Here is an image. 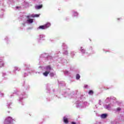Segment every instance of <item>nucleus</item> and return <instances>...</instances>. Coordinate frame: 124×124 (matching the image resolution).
Listing matches in <instances>:
<instances>
[{"instance_id": "f257e3e1", "label": "nucleus", "mask_w": 124, "mask_h": 124, "mask_svg": "<svg viewBox=\"0 0 124 124\" xmlns=\"http://www.w3.org/2000/svg\"><path fill=\"white\" fill-rule=\"evenodd\" d=\"M15 121V120L12 119L11 117H7L4 122V124H12L13 122Z\"/></svg>"}, {"instance_id": "f03ea898", "label": "nucleus", "mask_w": 124, "mask_h": 124, "mask_svg": "<svg viewBox=\"0 0 124 124\" xmlns=\"http://www.w3.org/2000/svg\"><path fill=\"white\" fill-rule=\"evenodd\" d=\"M38 29L39 30H46L45 25L40 26Z\"/></svg>"}, {"instance_id": "7ed1b4c3", "label": "nucleus", "mask_w": 124, "mask_h": 124, "mask_svg": "<svg viewBox=\"0 0 124 124\" xmlns=\"http://www.w3.org/2000/svg\"><path fill=\"white\" fill-rule=\"evenodd\" d=\"M50 73V71H46L45 72L43 73V74L44 76H46V77H47L48 76V75Z\"/></svg>"}, {"instance_id": "20e7f679", "label": "nucleus", "mask_w": 124, "mask_h": 124, "mask_svg": "<svg viewBox=\"0 0 124 124\" xmlns=\"http://www.w3.org/2000/svg\"><path fill=\"white\" fill-rule=\"evenodd\" d=\"M46 26V29H48V28H50L51 27V23H47L44 25Z\"/></svg>"}, {"instance_id": "39448f33", "label": "nucleus", "mask_w": 124, "mask_h": 124, "mask_svg": "<svg viewBox=\"0 0 124 124\" xmlns=\"http://www.w3.org/2000/svg\"><path fill=\"white\" fill-rule=\"evenodd\" d=\"M102 119H106L107 118V114H102L101 115Z\"/></svg>"}, {"instance_id": "423d86ee", "label": "nucleus", "mask_w": 124, "mask_h": 124, "mask_svg": "<svg viewBox=\"0 0 124 124\" xmlns=\"http://www.w3.org/2000/svg\"><path fill=\"white\" fill-rule=\"evenodd\" d=\"M78 16V13L76 12H73V17H77Z\"/></svg>"}, {"instance_id": "0eeeda50", "label": "nucleus", "mask_w": 124, "mask_h": 124, "mask_svg": "<svg viewBox=\"0 0 124 124\" xmlns=\"http://www.w3.org/2000/svg\"><path fill=\"white\" fill-rule=\"evenodd\" d=\"M63 122L65 124H68V119L65 117H63Z\"/></svg>"}, {"instance_id": "6e6552de", "label": "nucleus", "mask_w": 124, "mask_h": 124, "mask_svg": "<svg viewBox=\"0 0 124 124\" xmlns=\"http://www.w3.org/2000/svg\"><path fill=\"white\" fill-rule=\"evenodd\" d=\"M52 69V67H51V66L50 65H47L46 67V70H51Z\"/></svg>"}, {"instance_id": "1a4fd4ad", "label": "nucleus", "mask_w": 124, "mask_h": 124, "mask_svg": "<svg viewBox=\"0 0 124 124\" xmlns=\"http://www.w3.org/2000/svg\"><path fill=\"white\" fill-rule=\"evenodd\" d=\"M27 22H29V23H30L31 24V23L33 22V19H28L27 20Z\"/></svg>"}, {"instance_id": "9d476101", "label": "nucleus", "mask_w": 124, "mask_h": 124, "mask_svg": "<svg viewBox=\"0 0 124 124\" xmlns=\"http://www.w3.org/2000/svg\"><path fill=\"white\" fill-rule=\"evenodd\" d=\"M80 75H79V74H77V75H76V79H77V80H79V79H80Z\"/></svg>"}, {"instance_id": "9b49d317", "label": "nucleus", "mask_w": 124, "mask_h": 124, "mask_svg": "<svg viewBox=\"0 0 124 124\" xmlns=\"http://www.w3.org/2000/svg\"><path fill=\"white\" fill-rule=\"evenodd\" d=\"M37 9H40V8H42V5H40L39 6H36Z\"/></svg>"}, {"instance_id": "f8f14e48", "label": "nucleus", "mask_w": 124, "mask_h": 124, "mask_svg": "<svg viewBox=\"0 0 124 124\" xmlns=\"http://www.w3.org/2000/svg\"><path fill=\"white\" fill-rule=\"evenodd\" d=\"M89 94H93V90H90L89 92Z\"/></svg>"}, {"instance_id": "ddd939ff", "label": "nucleus", "mask_w": 124, "mask_h": 124, "mask_svg": "<svg viewBox=\"0 0 124 124\" xmlns=\"http://www.w3.org/2000/svg\"><path fill=\"white\" fill-rule=\"evenodd\" d=\"M0 63H1V65H0V67L4 66V63H3V62H0Z\"/></svg>"}, {"instance_id": "4468645a", "label": "nucleus", "mask_w": 124, "mask_h": 124, "mask_svg": "<svg viewBox=\"0 0 124 124\" xmlns=\"http://www.w3.org/2000/svg\"><path fill=\"white\" fill-rule=\"evenodd\" d=\"M49 75H50V77H54L55 75L54 74V73H50L49 74Z\"/></svg>"}, {"instance_id": "2eb2a0df", "label": "nucleus", "mask_w": 124, "mask_h": 124, "mask_svg": "<svg viewBox=\"0 0 124 124\" xmlns=\"http://www.w3.org/2000/svg\"><path fill=\"white\" fill-rule=\"evenodd\" d=\"M31 16L33 17H39V15H35L32 16Z\"/></svg>"}, {"instance_id": "dca6fc26", "label": "nucleus", "mask_w": 124, "mask_h": 124, "mask_svg": "<svg viewBox=\"0 0 124 124\" xmlns=\"http://www.w3.org/2000/svg\"><path fill=\"white\" fill-rule=\"evenodd\" d=\"M122 109L121 108H117V111H121Z\"/></svg>"}, {"instance_id": "f3484780", "label": "nucleus", "mask_w": 124, "mask_h": 124, "mask_svg": "<svg viewBox=\"0 0 124 124\" xmlns=\"http://www.w3.org/2000/svg\"><path fill=\"white\" fill-rule=\"evenodd\" d=\"M81 52H82V53H85V50L82 49V50H81Z\"/></svg>"}, {"instance_id": "a211bd4d", "label": "nucleus", "mask_w": 124, "mask_h": 124, "mask_svg": "<svg viewBox=\"0 0 124 124\" xmlns=\"http://www.w3.org/2000/svg\"><path fill=\"white\" fill-rule=\"evenodd\" d=\"M30 17H31V16H27V18H28V19H30Z\"/></svg>"}, {"instance_id": "6ab92c4d", "label": "nucleus", "mask_w": 124, "mask_h": 124, "mask_svg": "<svg viewBox=\"0 0 124 124\" xmlns=\"http://www.w3.org/2000/svg\"><path fill=\"white\" fill-rule=\"evenodd\" d=\"M71 124H76V123L75 122H72Z\"/></svg>"}, {"instance_id": "aec40b11", "label": "nucleus", "mask_w": 124, "mask_h": 124, "mask_svg": "<svg viewBox=\"0 0 124 124\" xmlns=\"http://www.w3.org/2000/svg\"><path fill=\"white\" fill-rule=\"evenodd\" d=\"M3 62L2 61H0V65H1V63H0V62Z\"/></svg>"}, {"instance_id": "412c9836", "label": "nucleus", "mask_w": 124, "mask_h": 124, "mask_svg": "<svg viewBox=\"0 0 124 124\" xmlns=\"http://www.w3.org/2000/svg\"><path fill=\"white\" fill-rule=\"evenodd\" d=\"M117 20H118V21H120V18H117Z\"/></svg>"}, {"instance_id": "4be33fe9", "label": "nucleus", "mask_w": 124, "mask_h": 124, "mask_svg": "<svg viewBox=\"0 0 124 124\" xmlns=\"http://www.w3.org/2000/svg\"><path fill=\"white\" fill-rule=\"evenodd\" d=\"M16 8H19V7H16Z\"/></svg>"}, {"instance_id": "5701e85b", "label": "nucleus", "mask_w": 124, "mask_h": 124, "mask_svg": "<svg viewBox=\"0 0 124 124\" xmlns=\"http://www.w3.org/2000/svg\"><path fill=\"white\" fill-rule=\"evenodd\" d=\"M0 62H1V59H0Z\"/></svg>"}]
</instances>
